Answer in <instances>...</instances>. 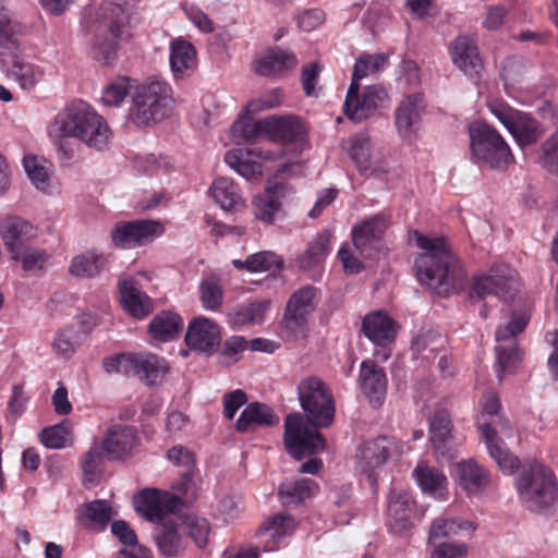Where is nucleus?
<instances>
[{"label":"nucleus","instance_id":"nucleus-1","mask_svg":"<svg viewBox=\"0 0 558 558\" xmlns=\"http://www.w3.org/2000/svg\"><path fill=\"white\" fill-rule=\"evenodd\" d=\"M298 397L312 427L301 413L289 414L284 421V446L294 459L301 460L325 448L326 440L317 428L332 424L335 401L329 387L316 376H308L299 383Z\"/></svg>","mask_w":558,"mask_h":558},{"label":"nucleus","instance_id":"nucleus-2","mask_svg":"<svg viewBox=\"0 0 558 558\" xmlns=\"http://www.w3.org/2000/svg\"><path fill=\"white\" fill-rule=\"evenodd\" d=\"M48 134L58 145L61 160L70 161L74 155L68 147V138L78 140L89 149L104 151L109 148L112 132L107 121L88 104L73 101L62 109L48 128Z\"/></svg>","mask_w":558,"mask_h":558},{"label":"nucleus","instance_id":"nucleus-3","mask_svg":"<svg viewBox=\"0 0 558 558\" xmlns=\"http://www.w3.org/2000/svg\"><path fill=\"white\" fill-rule=\"evenodd\" d=\"M411 239L424 251L414 262L417 280L438 295H446L459 288L465 278L458 257L445 238H427L413 231Z\"/></svg>","mask_w":558,"mask_h":558},{"label":"nucleus","instance_id":"nucleus-4","mask_svg":"<svg viewBox=\"0 0 558 558\" xmlns=\"http://www.w3.org/2000/svg\"><path fill=\"white\" fill-rule=\"evenodd\" d=\"M522 504L533 512L545 513L558 508V484L554 473L536 461L524 466L517 478Z\"/></svg>","mask_w":558,"mask_h":558},{"label":"nucleus","instance_id":"nucleus-5","mask_svg":"<svg viewBox=\"0 0 558 558\" xmlns=\"http://www.w3.org/2000/svg\"><path fill=\"white\" fill-rule=\"evenodd\" d=\"M173 102L172 88L166 81H147L132 93L129 118L137 126H149L169 117Z\"/></svg>","mask_w":558,"mask_h":558},{"label":"nucleus","instance_id":"nucleus-6","mask_svg":"<svg viewBox=\"0 0 558 558\" xmlns=\"http://www.w3.org/2000/svg\"><path fill=\"white\" fill-rule=\"evenodd\" d=\"M129 23L125 9L118 3L107 1L100 8V20L92 46L93 58L111 65L118 57L119 39Z\"/></svg>","mask_w":558,"mask_h":558},{"label":"nucleus","instance_id":"nucleus-7","mask_svg":"<svg viewBox=\"0 0 558 558\" xmlns=\"http://www.w3.org/2000/svg\"><path fill=\"white\" fill-rule=\"evenodd\" d=\"M473 157L492 169H504L513 156L500 134L485 122H473L469 128Z\"/></svg>","mask_w":558,"mask_h":558},{"label":"nucleus","instance_id":"nucleus-8","mask_svg":"<svg viewBox=\"0 0 558 558\" xmlns=\"http://www.w3.org/2000/svg\"><path fill=\"white\" fill-rule=\"evenodd\" d=\"M477 426L485 440L487 450L497 465L504 472L510 474L517 471L520 466V460L505 447L504 440L498 437V433L505 437L513 435L509 420L505 415L499 414L492 416L488 421L477 422Z\"/></svg>","mask_w":558,"mask_h":558},{"label":"nucleus","instance_id":"nucleus-9","mask_svg":"<svg viewBox=\"0 0 558 558\" xmlns=\"http://www.w3.org/2000/svg\"><path fill=\"white\" fill-rule=\"evenodd\" d=\"M518 290L515 271L508 265H496L474 279L470 296L484 299L494 294L505 302H510Z\"/></svg>","mask_w":558,"mask_h":558},{"label":"nucleus","instance_id":"nucleus-10","mask_svg":"<svg viewBox=\"0 0 558 558\" xmlns=\"http://www.w3.org/2000/svg\"><path fill=\"white\" fill-rule=\"evenodd\" d=\"M526 325L527 317L524 314H514L509 323L496 329L497 345L495 351L499 380H501V374L510 371L520 360L515 336L522 332Z\"/></svg>","mask_w":558,"mask_h":558},{"label":"nucleus","instance_id":"nucleus-11","mask_svg":"<svg viewBox=\"0 0 558 558\" xmlns=\"http://www.w3.org/2000/svg\"><path fill=\"white\" fill-rule=\"evenodd\" d=\"M162 230L160 222L156 220L120 221L112 228L110 236L114 246L132 250L153 241Z\"/></svg>","mask_w":558,"mask_h":558},{"label":"nucleus","instance_id":"nucleus-12","mask_svg":"<svg viewBox=\"0 0 558 558\" xmlns=\"http://www.w3.org/2000/svg\"><path fill=\"white\" fill-rule=\"evenodd\" d=\"M181 506L180 497L157 488H145L134 497L136 511L156 524L162 522L166 514L179 511Z\"/></svg>","mask_w":558,"mask_h":558},{"label":"nucleus","instance_id":"nucleus-13","mask_svg":"<svg viewBox=\"0 0 558 558\" xmlns=\"http://www.w3.org/2000/svg\"><path fill=\"white\" fill-rule=\"evenodd\" d=\"M315 289L304 287L295 291L287 303L282 319L283 328L293 337L304 335L307 318L316 307Z\"/></svg>","mask_w":558,"mask_h":558},{"label":"nucleus","instance_id":"nucleus-14","mask_svg":"<svg viewBox=\"0 0 558 558\" xmlns=\"http://www.w3.org/2000/svg\"><path fill=\"white\" fill-rule=\"evenodd\" d=\"M185 343L192 350L207 355L217 351L221 343L219 326L209 318L196 317L187 327Z\"/></svg>","mask_w":558,"mask_h":558},{"label":"nucleus","instance_id":"nucleus-15","mask_svg":"<svg viewBox=\"0 0 558 558\" xmlns=\"http://www.w3.org/2000/svg\"><path fill=\"white\" fill-rule=\"evenodd\" d=\"M360 89L350 99L349 92L343 105L345 116L355 122L371 117L387 97L385 89L378 85L368 86L360 98Z\"/></svg>","mask_w":558,"mask_h":558},{"label":"nucleus","instance_id":"nucleus-16","mask_svg":"<svg viewBox=\"0 0 558 558\" xmlns=\"http://www.w3.org/2000/svg\"><path fill=\"white\" fill-rule=\"evenodd\" d=\"M359 383L374 408L384 403L387 395V377L381 366L372 360L363 361L360 366Z\"/></svg>","mask_w":558,"mask_h":558},{"label":"nucleus","instance_id":"nucleus-17","mask_svg":"<svg viewBox=\"0 0 558 558\" xmlns=\"http://www.w3.org/2000/svg\"><path fill=\"white\" fill-rule=\"evenodd\" d=\"M426 107L424 95L414 93L405 96L396 109V128L403 138H411L417 130Z\"/></svg>","mask_w":558,"mask_h":558},{"label":"nucleus","instance_id":"nucleus-18","mask_svg":"<svg viewBox=\"0 0 558 558\" xmlns=\"http://www.w3.org/2000/svg\"><path fill=\"white\" fill-rule=\"evenodd\" d=\"M398 452V447L392 438L378 436L365 441L359 449L361 469L371 476V472L381 466L386 461Z\"/></svg>","mask_w":558,"mask_h":558},{"label":"nucleus","instance_id":"nucleus-19","mask_svg":"<svg viewBox=\"0 0 558 558\" xmlns=\"http://www.w3.org/2000/svg\"><path fill=\"white\" fill-rule=\"evenodd\" d=\"M140 438L133 426L114 425L110 427L102 441V449L110 460L121 459L137 446Z\"/></svg>","mask_w":558,"mask_h":558},{"label":"nucleus","instance_id":"nucleus-20","mask_svg":"<svg viewBox=\"0 0 558 558\" xmlns=\"http://www.w3.org/2000/svg\"><path fill=\"white\" fill-rule=\"evenodd\" d=\"M1 235L12 254V259L17 260L20 253L29 247L28 242L36 236V231L28 221L15 217L7 219L1 225Z\"/></svg>","mask_w":558,"mask_h":558},{"label":"nucleus","instance_id":"nucleus-21","mask_svg":"<svg viewBox=\"0 0 558 558\" xmlns=\"http://www.w3.org/2000/svg\"><path fill=\"white\" fill-rule=\"evenodd\" d=\"M454 65L469 77H475L483 69V62L474 40L470 37H458L451 46Z\"/></svg>","mask_w":558,"mask_h":558},{"label":"nucleus","instance_id":"nucleus-22","mask_svg":"<svg viewBox=\"0 0 558 558\" xmlns=\"http://www.w3.org/2000/svg\"><path fill=\"white\" fill-rule=\"evenodd\" d=\"M121 302L124 310L133 317L142 319L148 316L153 310L151 299L140 288L133 278H126L119 282Z\"/></svg>","mask_w":558,"mask_h":558},{"label":"nucleus","instance_id":"nucleus-23","mask_svg":"<svg viewBox=\"0 0 558 558\" xmlns=\"http://www.w3.org/2000/svg\"><path fill=\"white\" fill-rule=\"evenodd\" d=\"M415 501L407 492L391 490L388 502L389 527L395 533H402L412 526L411 517Z\"/></svg>","mask_w":558,"mask_h":558},{"label":"nucleus","instance_id":"nucleus-24","mask_svg":"<svg viewBox=\"0 0 558 558\" xmlns=\"http://www.w3.org/2000/svg\"><path fill=\"white\" fill-rule=\"evenodd\" d=\"M265 123L267 137L275 142L294 143L305 134L301 120L293 116H269Z\"/></svg>","mask_w":558,"mask_h":558},{"label":"nucleus","instance_id":"nucleus-25","mask_svg":"<svg viewBox=\"0 0 558 558\" xmlns=\"http://www.w3.org/2000/svg\"><path fill=\"white\" fill-rule=\"evenodd\" d=\"M167 457L174 465L182 466L181 478L172 485L178 493L191 497L194 496L195 485L193 483V471L195 469L194 453L183 446H173L169 449Z\"/></svg>","mask_w":558,"mask_h":558},{"label":"nucleus","instance_id":"nucleus-26","mask_svg":"<svg viewBox=\"0 0 558 558\" xmlns=\"http://www.w3.org/2000/svg\"><path fill=\"white\" fill-rule=\"evenodd\" d=\"M287 190L288 187L284 183L268 185L265 192L254 201V215L256 219L265 223H272L275 216L280 211L281 198L286 195Z\"/></svg>","mask_w":558,"mask_h":558},{"label":"nucleus","instance_id":"nucleus-27","mask_svg":"<svg viewBox=\"0 0 558 558\" xmlns=\"http://www.w3.org/2000/svg\"><path fill=\"white\" fill-rule=\"evenodd\" d=\"M388 221L384 216H375L352 229V242L354 247L362 254L369 251L377 243L385 230Z\"/></svg>","mask_w":558,"mask_h":558},{"label":"nucleus","instance_id":"nucleus-28","mask_svg":"<svg viewBox=\"0 0 558 558\" xmlns=\"http://www.w3.org/2000/svg\"><path fill=\"white\" fill-rule=\"evenodd\" d=\"M154 538L159 553L165 557H175L184 549L183 535L174 520H166L155 525Z\"/></svg>","mask_w":558,"mask_h":558},{"label":"nucleus","instance_id":"nucleus-29","mask_svg":"<svg viewBox=\"0 0 558 558\" xmlns=\"http://www.w3.org/2000/svg\"><path fill=\"white\" fill-rule=\"evenodd\" d=\"M296 63L298 59L292 52L274 48L253 62V70L260 76H272L294 68Z\"/></svg>","mask_w":558,"mask_h":558},{"label":"nucleus","instance_id":"nucleus-30","mask_svg":"<svg viewBox=\"0 0 558 558\" xmlns=\"http://www.w3.org/2000/svg\"><path fill=\"white\" fill-rule=\"evenodd\" d=\"M279 423V417L265 403L252 402L242 411L235 422V429L246 433L257 426H274Z\"/></svg>","mask_w":558,"mask_h":558},{"label":"nucleus","instance_id":"nucleus-31","mask_svg":"<svg viewBox=\"0 0 558 558\" xmlns=\"http://www.w3.org/2000/svg\"><path fill=\"white\" fill-rule=\"evenodd\" d=\"M362 330L377 345H387L396 335L393 320L383 312L366 315L362 323Z\"/></svg>","mask_w":558,"mask_h":558},{"label":"nucleus","instance_id":"nucleus-32","mask_svg":"<svg viewBox=\"0 0 558 558\" xmlns=\"http://www.w3.org/2000/svg\"><path fill=\"white\" fill-rule=\"evenodd\" d=\"M454 470L459 486L469 494H476L488 484L487 471L474 460L460 461L456 464Z\"/></svg>","mask_w":558,"mask_h":558},{"label":"nucleus","instance_id":"nucleus-33","mask_svg":"<svg viewBox=\"0 0 558 558\" xmlns=\"http://www.w3.org/2000/svg\"><path fill=\"white\" fill-rule=\"evenodd\" d=\"M197 64L194 46L183 39H177L170 47V65L173 75L182 78L191 75Z\"/></svg>","mask_w":558,"mask_h":558},{"label":"nucleus","instance_id":"nucleus-34","mask_svg":"<svg viewBox=\"0 0 558 558\" xmlns=\"http://www.w3.org/2000/svg\"><path fill=\"white\" fill-rule=\"evenodd\" d=\"M520 146L536 143L544 131L541 124L527 113L519 111L507 129Z\"/></svg>","mask_w":558,"mask_h":558},{"label":"nucleus","instance_id":"nucleus-35","mask_svg":"<svg viewBox=\"0 0 558 558\" xmlns=\"http://www.w3.org/2000/svg\"><path fill=\"white\" fill-rule=\"evenodd\" d=\"M210 194L215 202L225 210H236L244 206L236 185L229 178H218L210 186Z\"/></svg>","mask_w":558,"mask_h":558},{"label":"nucleus","instance_id":"nucleus-36","mask_svg":"<svg viewBox=\"0 0 558 558\" xmlns=\"http://www.w3.org/2000/svg\"><path fill=\"white\" fill-rule=\"evenodd\" d=\"M183 328L182 318L172 312H161L148 325L151 337L159 341H171L177 338Z\"/></svg>","mask_w":558,"mask_h":558},{"label":"nucleus","instance_id":"nucleus-37","mask_svg":"<svg viewBox=\"0 0 558 558\" xmlns=\"http://www.w3.org/2000/svg\"><path fill=\"white\" fill-rule=\"evenodd\" d=\"M170 366L168 362L153 353H141L136 375L146 385H157L162 381Z\"/></svg>","mask_w":558,"mask_h":558},{"label":"nucleus","instance_id":"nucleus-38","mask_svg":"<svg viewBox=\"0 0 558 558\" xmlns=\"http://www.w3.org/2000/svg\"><path fill=\"white\" fill-rule=\"evenodd\" d=\"M331 236L332 233L329 230L317 233L308 243L305 253L300 257V268L310 270L322 264L330 252Z\"/></svg>","mask_w":558,"mask_h":558},{"label":"nucleus","instance_id":"nucleus-39","mask_svg":"<svg viewBox=\"0 0 558 558\" xmlns=\"http://www.w3.org/2000/svg\"><path fill=\"white\" fill-rule=\"evenodd\" d=\"M315 488L316 484L310 478L289 480L281 483L279 497L286 506L300 505L312 496Z\"/></svg>","mask_w":558,"mask_h":558},{"label":"nucleus","instance_id":"nucleus-40","mask_svg":"<svg viewBox=\"0 0 558 558\" xmlns=\"http://www.w3.org/2000/svg\"><path fill=\"white\" fill-rule=\"evenodd\" d=\"M451 438V420L445 410L435 412L429 420V440L436 451L445 453Z\"/></svg>","mask_w":558,"mask_h":558},{"label":"nucleus","instance_id":"nucleus-41","mask_svg":"<svg viewBox=\"0 0 558 558\" xmlns=\"http://www.w3.org/2000/svg\"><path fill=\"white\" fill-rule=\"evenodd\" d=\"M231 134L236 144L254 141L263 134L267 136L265 118L253 120L248 114H243L232 124Z\"/></svg>","mask_w":558,"mask_h":558},{"label":"nucleus","instance_id":"nucleus-42","mask_svg":"<svg viewBox=\"0 0 558 558\" xmlns=\"http://www.w3.org/2000/svg\"><path fill=\"white\" fill-rule=\"evenodd\" d=\"M386 63L384 54H365L360 57L353 69L352 81L349 86L350 99L360 89V80L380 71Z\"/></svg>","mask_w":558,"mask_h":558},{"label":"nucleus","instance_id":"nucleus-43","mask_svg":"<svg viewBox=\"0 0 558 558\" xmlns=\"http://www.w3.org/2000/svg\"><path fill=\"white\" fill-rule=\"evenodd\" d=\"M413 475L424 493L436 494L447 486L444 473L432 466L418 465L414 469Z\"/></svg>","mask_w":558,"mask_h":558},{"label":"nucleus","instance_id":"nucleus-44","mask_svg":"<svg viewBox=\"0 0 558 558\" xmlns=\"http://www.w3.org/2000/svg\"><path fill=\"white\" fill-rule=\"evenodd\" d=\"M298 523L287 512H279L267 519L258 529V534L268 533L272 539H279L294 531Z\"/></svg>","mask_w":558,"mask_h":558},{"label":"nucleus","instance_id":"nucleus-45","mask_svg":"<svg viewBox=\"0 0 558 558\" xmlns=\"http://www.w3.org/2000/svg\"><path fill=\"white\" fill-rule=\"evenodd\" d=\"M349 155L360 172L372 168L371 138L366 134H356L350 138Z\"/></svg>","mask_w":558,"mask_h":558},{"label":"nucleus","instance_id":"nucleus-46","mask_svg":"<svg viewBox=\"0 0 558 558\" xmlns=\"http://www.w3.org/2000/svg\"><path fill=\"white\" fill-rule=\"evenodd\" d=\"M101 268V256L95 252H85L72 259L70 274L78 278H93L100 274Z\"/></svg>","mask_w":558,"mask_h":558},{"label":"nucleus","instance_id":"nucleus-47","mask_svg":"<svg viewBox=\"0 0 558 558\" xmlns=\"http://www.w3.org/2000/svg\"><path fill=\"white\" fill-rule=\"evenodd\" d=\"M20 34V24L11 17L4 7V0H0V46L7 50L14 49L17 46Z\"/></svg>","mask_w":558,"mask_h":558},{"label":"nucleus","instance_id":"nucleus-48","mask_svg":"<svg viewBox=\"0 0 558 558\" xmlns=\"http://www.w3.org/2000/svg\"><path fill=\"white\" fill-rule=\"evenodd\" d=\"M140 354L120 353L105 357L102 366L108 374H120L123 376L136 375L138 367Z\"/></svg>","mask_w":558,"mask_h":558},{"label":"nucleus","instance_id":"nucleus-49","mask_svg":"<svg viewBox=\"0 0 558 558\" xmlns=\"http://www.w3.org/2000/svg\"><path fill=\"white\" fill-rule=\"evenodd\" d=\"M198 293L202 306L208 311L218 310L223 300V290L220 282L215 277L202 279L198 287Z\"/></svg>","mask_w":558,"mask_h":558},{"label":"nucleus","instance_id":"nucleus-50","mask_svg":"<svg viewBox=\"0 0 558 558\" xmlns=\"http://www.w3.org/2000/svg\"><path fill=\"white\" fill-rule=\"evenodd\" d=\"M472 523L469 521H457L454 519H436L429 529V542L440 538L458 535L461 531L472 530Z\"/></svg>","mask_w":558,"mask_h":558},{"label":"nucleus","instance_id":"nucleus-51","mask_svg":"<svg viewBox=\"0 0 558 558\" xmlns=\"http://www.w3.org/2000/svg\"><path fill=\"white\" fill-rule=\"evenodd\" d=\"M269 306L270 300L241 305L235 310L233 314V323L235 325L262 323Z\"/></svg>","mask_w":558,"mask_h":558},{"label":"nucleus","instance_id":"nucleus-52","mask_svg":"<svg viewBox=\"0 0 558 558\" xmlns=\"http://www.w3.org/2000/svg\"><path fill=\"white\" fill-rule=\"evenodd\" d=\"M131 81L120 76L109 83L101 95V101L108 107H118L131 92Z\"/></svg>","mask_w":558,"mask_h":558},{"label":"nucleus","instance_id":"nucleus-53","mask_svg":"<svg viewBox=\"0 0 558 558\" xmlns=\"http://www.w3.org/2000/svg\"><path fill=\"white\" fill-rule=\"evenodd\" d=\"M82 513L89 523L101 526H105L112 517L117 514L113 511L111 504L104 499H97L86 504L83 507Z\"/></svg>","mask_w":558,"mask_h":558},{"label":"nucleus","instance_id":"nucleus-54","mask_svg":"<svg viewBox=\"0 0 558 558\" xmlns=\"http://www.w3.org/2000/svg\"><path fill=\"white\" fill-rule=\"evenodd\" d=\"M70 434L71 425L69 421H63L53 426L44 428L40 433V440L47 448L60 449L66 446Z\"/></svg>","mask_w":558,"mask_h":558},{"label":"nucleus","instance_id":"nucleus-55","mask_svg":"<svg viewBox=\"0 0 558 558\" xmlns=\"http://www.w3.org/2000/svg\"><path fill=\"white\" fill-rule=\"evenodd\" d=\"M23 166L32 183L38 190L46 191L49 186L50 178L44 162L39 161L36 156H26L23 159Z\"/></svg>","mask_w":558,"mask_h":558},{"label":"nucleus","instance_id":"nucleus-56","mask_svg":"<svg viewBox=\"0 0 558 558\" xmlns=\"http://www.w3.org/2000/svg\"><path fill=\"white\" fill-rule=\"evenodd\" d=\"M445 340L436 331L427 330L420 333L412 342V349L428 360V353H435L444 348Z\"/></svg>","mask_w":558,"mask_h":558},{"label":"nucleus","instance_id":"nucleus-57","mask_svg":"<svg viewBox=\"0 0 558 558\" xmlns=\"http://www.w3.org/2000/svg\"><path fill=\"white\" fill-rule=\"evenodd\" d=\"M247 270L251 272L269 271L272 267L281 269L283 260L272 252H258L246 257Z\"/></svg>","mask_w":558,"mask_h":558},{"label":"nucleus","instance_id":"nucleus-58","mask_svg":"<svg viewBox=\"0 0 558 558\" xmlns=\"http://www.w3.org/2000/svg\"><path fill=\"white\" fill-rule=\"evenodd\" d=\"M49 259L48 253L38 247H26L20 253L17 260L22 262V268L26 272H38L45 269V266Z\"/></svg>","mask_w":558,"mask_h":558},{"label":"nucleus","instance_id":"nucleus-59","mask_svg":"<svg viewBox=\"0 0 558 558\" xmlns=\"http://www.w3.org/2000/svg\"><path fill=\"white\" fill-rule=\"evenodd\" d=\"M77 332L74 327H66L59 331L53 341L52 349L57 355L69 359L76 350Z\"/></svg>","mask_w":558,"mask_h":558},{"label":"nucleus","instance_id":"nucleus-60","mask_svg":"<svg viewBox=\"0 0 558 558\" xmlns=\"http://www.w3.org/2000/svg\"><path fill=\"white\" fill-rule=\"evenodd\" d=\"M542 151V166L558 175V129L543 143Z\"/></svg>","mask_w":558,"mask_h":558},{"label":"nucleus","instance_id":"nucleus-61","mask_svg":"<svg viewBox=\"0 0 558 558\" xmlns=\"http://www.w3.org/2000/svg\"><path fill=\"white\" fill-rule=\"evenodd\" d=\"M102 462V452L97 446L92 447L82 459V470L86 483H95L97 468Z\"/></svg>","mask_w":558,"mask_h":558},{"label":"nucleus","instance_id":"nucleus-62","mask_svg":"<svg viewBox=\"0 0 558 558\" xmlns=\"http://www.w3.org/2000/svg\"><path fill=\"white\" fill-rule=\"evenodd\" d=\"M186 527L190 536L198 547L202 548L207 545L210 525L206 519L189 518L186 521Z\"/></svg>","mask_w":558,"mask_h":558},{"label":"nucleus","instance_id":"nucleus-63","mask_svg":"<svg viewBox=\"0 0 558 558\" xmlns=\"http://www.w3.org/2000/svg\"><path fill=\"white\" fill-rule=\"evenodd\" d=\"M12 75L23 89H32L37 84V75L31 64L14 62Z\"/></svg>","mask_w":558,"mask_h":558},{"label":"nucleus","instance_id":"nucleus-64","mask_svg":"<svg viewBox=\"0 0 558 558\" xmlns=\"http://www.w3.org/2000/svg\"><path fill=\"white\" fill-rule=\"evenodd\" d=\"M246 349V341L243 337H231L227 339L221 349V363L233 364L238 361V355Z\"/></svg>","mask_w":558,"mask_h":558}]
</instances>
